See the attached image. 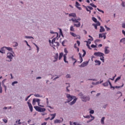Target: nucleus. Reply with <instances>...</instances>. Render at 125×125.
<instances>
[{"label": "nucleus", "instance_id": "nucleus-1", "mask_svg": "<svg viewBox=\"0 0 125 125\" xmlns=\"http://www.w3.org/2000/svg\"><path fill=\"white\" fill-rule=\"evenodd\" d=\"M81 20V19H74V18H72L71 19L69 20V21H72L73 23H74L73 25L74 27H81V22H79V21H80Z\"/></svg>", "mask_w": 125, "mask_h": 125}, {"label": "nucleus", "instance_id": "nucleus-2", "mask_svg": "<svg viewBox=\"0 0 125 125\" xmlns=\"http://www.w3.org/2000/svg\"><path fill=\"white\" fill-rule=\"evenodd\" d=\"M40 100L39 99H34L33 100V105L35 104V102H37L38 103V105L39 106V107H44L43 105H42L40 104Z\"/></svg>", "mask_w": 125, "mask_h": 125}, {"label": "nucleus", "instance_id": "nucleus-3", "mask_svg": "<svg viewBox=\"0 0 125 125\" xmlns=\"http://www.w3.org/2000/svg\"><path fill=\"white\" fill-rule=\"evenodd\" d=\"M64 53H66V54H65L63 55V61H64V62L65 63H68V62L66 61V58H67L66 56H67V53H68V51H67V50L66 48H64Z\"/></svg>", "mask_w": 125, "mask_h": 125}, {"label": "nucleus", "instance_id": "nucleus-4", "mask_svg": "<svg viewBox=\"0 0 125 125\" xmlns=\"http://www.w3.org/2000/svg\"><path fill=\"white\" fill-rule=\"evenodd\" d=\"M66 97L67 99H68L69 101L68 102H66V103H68L75 98V96H72L69 94H67Z\"/></svg>", "mask_w": 125, "mask_h": 125}, {"label": "nucleus", "instance_id": "nucleus-5", "mask_svg": "<svg viewBox=\"0 0 125 125\" xmlns=\"http://www.w3.org/2000/svg\"><path fill=\"white\" fill-rule=\"evenodd\" d=\"M108 83L110 86V88H113V89H115V88H120L122 87H123L124 85V84L123 83L122 86H116L115 87H114L112 86L111 83L109 81H108Z\"/></svg>", "mask_w": 125, "mask_h": 125}, {"label": "nucleus", "instance_id": "nucleus-6", "mask_svg": "<svg viewBox=\"0 0 125 125\" xmlns=\"http://www.w3.org/2000/svg\"><path fill=\"white\" fill-rule=\"evenodd\" d=\"M94 55L95 56L102 57L104 56V54L101 52H95L94 53Z\"/></svg>", "mask_w": 125, "mask_h": 125}, {"label": "nucleus", "instance_id": "nucleus-7", "mask_svg": "<svg viewBox=\"0 0 125 125\" xmlns=\"http://www.w3.org/2000/svg\"><path fill=\"white\" fill-rule=\"evenodd\" d=\"M82 101L86 102L90 100V98L89 97L87 96H83L81 98Z\"/></svg>", "mask_w": 125, "mask_h": 125}, {"label": "nucleus", "instance_id": "nucleus-8", "mask_svg": "<svg viewBox=\"0 0 125 125\" xmlns=\"http://www.w3.org/2000/svg\"><path fill=\"white\" fill-rule=\"evenodd\" d=\"M13 57V55L11 53H8L7 55V58H8L10 60L8 61V62L11 61V60L12 59V58Z\"/></svg>", "mask_w": 125, "mask_h": 125}, {"label": "nucleus", "instance_id": "nucleus-9", "mask_svg": "<svg viewBox=\"0 0 125 125\" xmlns=\"http://www.w3.org/2000/svg\"><path fill=\"white\" fill-rule=\"evenodd\" d=\"M27 104H28V107H29V109H30V112H33V106H32V104L30 103H29V102H27Z\"/></svg>", "mask_w": 125, "mask_h": 125}, {"label": "nucleus", "instance_id": "nucleus-10", "mask_svg": "<svg viewBox=\"0 0 125 125\" xmlns=\"http://www.w3.org/2000/svg\"><path fill=\"white\" fill-rule=\"evenodd\" d=\"M88 62H84L83 63H81V65H79L80 67H85L88 65Z\"/></svg>", "mask_w": 125, "mask_h": 125}, {"label": "nucleus", "instance_id": "nucleus-11", "mask_svg": "<svg viewBox=\"0 0 125 125\" xmlns=\"http://www.w3.org/2000/svg\"><path fill=\"white\" fill-rule=\"evenodd\" d=\"M106 33H103V34H99V38H104V39L105 40V38H106Z\"/></svg>", "mask_w": 125, "mask_h": 125}, {"label": "nucleus", "instance_id": "nucleus-12", "mask_svg": "<svg viewBox=\"0 0 125 125\" xmlns=\"http://www.w3.org/2000/svg\"><path fill=\"white\" fill-rule=\"evenodd\" d=\"M63 121V119H62V120H58V119H56L54 121V123L56 124H60L61 123H62Z\"/></svg>", "mask_w": 125, "mask_h": 125}, {"label": "nucleus", "instance_id": "nucleus-13", "mask_svg": "<svg viewBox=\"0 0 125 125\" xmlns=\"http://www.w3.org/2000/svg\"><path fill=\"white\" fill-rule=\"evenodd\" d=\"M5 49H6V47H3L2 48H1V49L0 50V53H5Z\"/></svg>", "mask_w": 125, "mask_h": 125}, {"label": "nucleus", "instance_id": "nucleus-14", "mask_svg": "<svg viewBox=\"0 0 125 125\" xmlns=\"http://www.w3.org/2000/svg\"><path fill=\"white\" fill-rule=\"evenodd\" d=\"M109 48L108 46H106L105 47V54H107L110 53V50H108L107 49Z\"/></svg>", "mask_w": 125, "mask_h": 125}, {"label": "nucleus", "instance_id": "nucleus-15", "mask_svg": "<svg viewBox=\"0 0 125 125\" xmlns=\"http://www.w3.org/2000/svg\"><path fill=\"white\" fill-rule=\"evenodd\" d=\"M52 44L53 47H55V46H60V43L59 42H55L54 43H51Z\"/></svg>", "mask_w": 125, "mask_h": 125}, {"label": "nucleus", "instance_id": "nucleus-16", "mask_svg": "<svg viewBox=\"0 0 125 125\" xmlns=\"http://www.w3.org/2000/svg\"><path fill=\"white\" fill-rule=\"evenodd\" d=\"M58 58H59V54L56 53V55L54 57L55 60L54 61V62H56L58 60Z\"/></svg>", "mask_w": 125, "mask_h": 125}, {"label": "nucleus", "instance_id": "nucleus-17", "mask_svg": "<svg viewBox=\"0 0 125 125\" xmlns=\"http://www.w3.org/2000/svg\"><path fill=\"white\" fill-rule=\"evenodd\" d=\"M35 109H36V110L38 112H40V111L41 110V107H39L38 106H34Z\"/></svg>", "mask_w": 125, "mask_h": 125}, {"label": "nucleus", "instance_id": "nucleus-18", "mask_svg": "<svg viewBox=\"0 0 125 125\" xmlns=\"http://www.w3.org/2000/svg\"><path fill=\"white\" fill-rule=\"evenodd\" d=\"M104 31H105V29L104 27L103 26H100V32L102 33V32H104Z\"/></svg>", "mask_w": 125, "mask_h": 125}, {"label": "nucleus", "instance_id": "nucleus-19", "mask_svg": "<svg viewBox=\"0 0 125 125\" xmlns=\"http://www.w3.org/2000/svg\"><path fill=\"white\" fill-rule=\"evenodd\" d=\"M63 55V53H60L59 56V60H61V59L62 58V56Z\"/></svg>", "mask_w": 125, "mask_h": 125}, {"label": "nucleus", "instance_id": "nucleus-20", "mask_svg": "<svg viewBox=\"0 0 125 125\" xmlns=\"http://www.w3.org/2000/svg\"><path fill=\"white\" fill-rule=\"evenodd\" d=\"M56 113L55 114H51L50 116H52V118L50 119V120H54V118H55L56 117Z\"/></svg>", "mask_w": 125, "mask_h": 125}, {"label": "nucleus", "instance_id": "nucleus-21", "mask_svg": "<svg viewBox=\"0 0 125 125\" xmlns=\"http://www.w3.org/2000/svg\"><path fill=\"white\" fill-rule=\"evenodd\" d=\"M79 56H80V62H79L80 63H82L83 62V58L82 57V55L80 53H79Z\"/></svg>", "mask_w": 125, "mask_h": 125}, {"label": "nucleus", "instance_id": "nucleus-22", "mask_svg": "<svg viewBox=\"0 0 125 125\" xmlns=\"http://www.w3.org/2000/svg\"><path fill=\"white\" fill-rule=\"evenodd\" d=\"M95 62L97 64H96V65H100L101 64V62L100 61H99L98 60H95Z\"/></svg>", "mask_w": 125, "mask_h": 125}, {"label": "nucleus", "instance_id": "nucleus-23", "mask_svg": "<svg viewBox=\"0 0 125 125\" xmlns=\"http://www.w3.org/2000/svg\"><path fill=\"white\" fill-rule=\"evenodd\" d=\"M69 17H72L73 18L76 17V14L75 13H71L69 15Z\"/></svg>", "mask_w": 125, "mask_h": 125}, {"label": "nucleus", "instance_id": "nucleus-24", "mask_svg": "<svg viewBox=\"0 0 125 125\" xmlns=\"http://www.w3.org/2000/svg\"><path fill=\"white\" fill-rule=\"evenodd\" d=\"M105 120V117H103L102 118L101 120V123L102 125H104V120Z\"/></svg>", "mask_w": 125, "mask_h": 125}, {"label": "nucleus", "instance_id": "nucleus-25", "mask_svg": "<svg viewBox=\"0 0 125 125\" xmlns=\"http://www.w3.org/2000/svg\"><path fill=\"white\" fill-rule=\"evenodd\" d=\"M77 100V99H74L73 101L70 103V105H73L76 102V101Z\"/></svg>", "mask_w": 125, "mask_h": 125}, {"label": "nucleus", "instance_id": "nucleus-26", "mask_svg": "<svg viewBox=\"0 0 125 125\" xmlns=\"http://www.w3.org/2000/svg\"><path fill=\"white\" fill-rule=\"evenodd\" d=\"M92 20L95 22L97 23V20L95 17H92Z\"/></svg>", "mask_w": 125, "mask_h": 125}, {"label": "nucleus", "instance_id": "nucleus-27", "mask_svg": "<svg viewBox=\"0 0 125 125\" xmlns=\"http://www.w3.org/2000/svg\"><path fill=\"white\" fill-rule=\"evenodd\" d=\"M46 111L45 108H41V109H40V111L39 112H45Z\"/></svg>", "mask_w": 125, "mask_h": 125}, {"label": "nucleus", "instance_id": "nucleus-28", "mask_svg": "<svg viewBox=\"0 0 125 125\" xmlns=\"http://www.w3.org/2000/svg\"><path fill=\"white\" fill-rule=\"evenodd\" d=\"M70 30L72 32H74L75 31V29H74V26L73 25L71 26Z\"/></svg>", "mask_w": 125, "mask_h": 125}, {"label": "nucleus", "instance_id": "nucleus-29", "mask_svg": "<svg viewBox=\"0 0 125 125\" xmlns=\"http://www.w3.org/2000/svg\"><path fill=\"white\" fill-rule=\"evenodd\" d=\"M92 26L94 27V28H95V29L96 30H97V29H98V28H97V26H97V24H96V23H93V24H92Z\"/></svg>", "mask_w": 125, "mask_h": 125}, {"label": "nucleus", "instance_id": "nucleus-30", "mask_svg": "<svg viewBox=\"0 0 125 125\" xmlns=\"http://www.w3.org/2000/svg\"><path fill=\"white\" fill-rule=\"evenodd\" d=\"M120 42H123V43H125V38H124L122 39L121 40V41H120Z\"/></svg>", "mask_w": 125, "mask_h": 125}, {"label": "nucleus", "instance_id": "nucleus-31", "mask_svg": "<svg viewBox=\"0 0 125 125\" xmlns=\"http://www.w3.org/2000/svg\"><path fill=\"white\" fill-rule=\"evenodd\" d=\"M70 34L74 37H77V35L76 34H75L73 32H70Z\"/></svg>", "mask_w": 125, "mask_h": 125}, {"label": "nucleus", "instance_id": "nucleus-32", "mask_svg": "<svg viewBox=\"0 0 125 125\" xmlns=\"http://www.w3.org/2000/svg\"><path fill=\"white\" fill-rule=\"evenodd\" d=\"M82 51H83V55H82V57H84L85 55V54H86V52L85 51V50H82Z\"/></svg>", "mask_w": 125, "mask_h": 125}, {"label": "nucleus", "instance_id": "nucleus-33", "mask_svg": "<svg viewBox=\"0 0 125 125\" xmlns=\"http://www.w3.org/2000/svg\"><path fill=\"white\" fill-rule=\"evenodd\" d=\"M55 41H56V38L53 39L52 40L51 44H54V43H56L55 42Z\"/></svg>", "mask_w": 125, "mask_h": 125}, {"label": "nucleus", "instance_id": "nucleus-34", "mask_svg": "<svg viewBox=\"0 0 125 125\" xmlns=\"http://www.w3.org/2000/svg\"><path fill=\"white\" fill-rule=\"evenodd\" d=\"M121 79V76H119L118 77H117L115 80V83H116L118 80Z\"/></svg>", "mask_w": 125, "mask_h": 125}, {"label": "nucleus", "instance_id": "nucleus-35", "mask_svg": "<svg viewBox=\"0 0 125 125\" xmlns=\"http://www.w3.org/2000/svg\"><path fill=\"white\" fill-rule=\"evenodd\" d=\"M20 121H21V120L20 119V120L16 121V123H17V124L18 123V125H21V124H22V123H21V122H20Z\"/></svg>", "mask_w": 125, "mask_h": 125}, {"label": "nucleus", "instance_id": "nucleus-36", "mask_svg": "<svg viewBox=\"0 0 125 125\" xmlns=\"http://www.w3.org/2000/svg\"><path fill=\"white\" fill-rule=\"evenodd\" d=\"M90 6H92L93 7L97 8V6L92 3H90Z\"/></svg>", "mask_w": 125, "mask_h": 125}, {"label": "nucleus", "instance_id": "nucleus-37", "mask_svg": "<svg viewBox=\"0 0 125 125\" xmlns=\"http://www.w3.org/2000/svg\"><path fill=\"white\" fill-rule=\"evenodd\" d=\"M87 43H86V46H87L88 48L90 50H91V48H90V45L89 44H88V42H86Z\"/></svg>", "mask_w": 125, "mask_h": 125}, {"label": "nucleus", "instance_id": "nucleus-38", "mask_svg": "<svg viewBox=\"0 0 125 125\" xmlns=\"http://www.w3.org/2000/svg\"><path fill=\"white\" fill-rule=\"evenodd\" d=\"M100 60L102 61V62H104V56L101 57V58H100Z\"/></svg>", "mask_w": 125, "mask_h": 125}, {"label": "nucleus", "instance_id": "nucleus-39", "mask_svg": "<svg viewBox=\"0 0 125 125\" xmlns=\"http://www.w3.org/2000/svg\"><path fill=\"white\" fill-rule=\"evenodd\" d=\"M25 38L29 39H34V38L32 36H25Z\"/></svg>", "mask_w": 125, "mask_h": 125}, {"label": "nucleus", "instance_id": "nucleus-40", "mask_svg": "<svg viewBox=\"0 0 125 125\" xmlns=\"http://www.w3.org/2000/svg\"><path fill=\"white\" fill-rule=\"evenodd\" d=\"M104 86H108V83H104L103 84Z\"/></svg>", "mask_w": 125, "mask_h": 125}, {"label": "nucleus", "instance_id": "nucleus-41", "mask_svg": "<svg viewBox=\"0 0 125 125\" xmlns=\"http://www.w3.org/2000/svg\"><path fill=\"white\" fill-rule=\"evenodd\" d=\"M6 49L9 50V51H11L12 50V49L10 47H6Z\"/></svg>", "mask_w": 125, "mask_h": 125}, {"label": "nucleus", "instance_id": "nucleus-42", "mask_svg": "<svg viewBox=\"0 0 125 125\" xmlns=\"http://www.w3.org/2000/svg\"><path fill=\"white\" fill-rule=\"evenodd\" d=\"M18 83V82L17 81H15L12 83V86H14V84Z\"/></svg>", "mask_w": 125, "mask_h": 125}, {"label": "nucleus", "instance_id": "nucleus-43", "mask_svg": "<svg viewBox=\"0 0 125 125\" xmlns=\"http://www.w3.org/2000/svg\"><path fill=\"white\" fill-rule=\"evenodd\" d=\"M83 117L86 119H89L90 118V115H88V116H83Z\"/></svg>", "mask_w": 125, "mask_h": 125}, {"label": "nucleus", "instance_id": "nucleus-44", "mask_svg": "<svg viewBox=\"0 0 125 125\" xmlns=\"http://www.w3.org/2000/svg\"><path fill=\"white\" fill-rule=\"evenodd\" d=\"M76 7L80 6V4L79 3H78L77 1H76Z\"/></svg>", "mask_w": 125, "mask_h": 125}, {"label": "nucleus", "instance_id": "nucleus-45", "mask_svg": "<svg viewBox=\"0 0 125 125\" xmlns=\"http://www.w3.org/2000/svg\"><path fill=\"white\" fill-rule=\"evenodd\" d=\"M71 59H72V60L73 61H74V62L77 61L76 59L74 58V56H72V57H71Z\"/></svg>", "mask_w": 125, "mask_h": 125}, {"label": "nucleus", "instance_id": "nucleus-46", "mask_svg": "<svg viewBox=\"0 0 125 125\" xmlns=\"http://www.w3.org/2000/svg\"><path fill=\"white\" fill-rule=\"evenodd\" d=\"M31 95H30L29 96H28L26 99H25V101H27L29 98H30V97H31Z\"/></svg>", "mask_w": 125, "mask_h": 125}, {"label": "nucleus", "instance_id": "nucleus-47", "mask_svg": "<svg viewBox=\"0 0 125 125\" xmlns=\"http://www.w3.org/2000/svg\"><path fill=\"white\" fill-rule=\"evenodd\" d=\"M95 24H97V26H100L101 25L100 22H99V21L97 22V23H95Z\"/></svg>", "mask_w": 125, "mask_h": 125}, {"label": "nucleus", "instance_id": "nucleus-48", "mask_svg": "<svg viewBox=\"0 0 125 125\" xmlns=\"http://www.w3.org/2000/svg\"><path fill=\"white\" fill-rule=\"evenodd\" d=\"M60 33L61 34V35H62V36H63V34H62V30L60 29Z\"/></svg>", "mask_w": 125, "mask_h": 125}, {"label": "nucleus", "instance_id": "nucleus-49", "mask_svg": "<svg viewBox=\"0 0 125 125\" xmlns=\"http://www.w3.org/2000/svg\"><path fill=\"white\" fill-rule=\"evenodd\" d=\"M97 10L100 12H102V13H104V11L102 10H100L99 8H97Z\"/></svg>", "mask_w": 125, "mask_h": 125}, {"label": "nucleus", "instance_id": "nucleus-50", "mask_svg": "<svg viewBox=\"0 0 125 125\" xmlns=\"http://www.w3.org/2000/svg\"><path fill=\"white\" fill-rule=\"evenodd\" d=\"M73 125H80V123H77V122H74Z\"/></svg>", "mask_w": 125, "mask_h": 125}, {"label": "nucleus", "instance_id": "nucleus-51", "mask_svg": "<svg viewBox=\"0 0 125 125\" xmlns=\"http://www.w3.org/2000/svg\"><path fill=\"white\" fill-rule=\"evenodd\" d=\"M91 47L92 48H96V47H97V46L95 45H94V44H92V45H91Z\"/></svg>", "mask_w": 125, "mask_h": 125}, {"label": "nucleus", "instance_id": "nucleus-52", "mask_svg": "<svg viewBox=\"0 0 125 125\" xmlns=\"http://www.w3.org/2000/svg\"><path fill=\"white\" fill-rule=\"evenodd\" d=\"M77 44H78V46H80V44H81L80 42L79 41H77Z\"/></svg>", "mask_w": 125, "mask_h": 125}, {"label": "nucleus", "instance_id": "nucleus-53", "mask_svg": "<svg viewBox=\"0 0 125 125\" xmlns=\"http://www.w3.org/2000/svg\"><path fill=\"white\" fill-rule=\"evenodd\" d=\"M122 6L123 7H125V2H122Z\"/></svg>", "mask_w": 125, "mask_h": 125}, {"label": "nucleus", "instance_id": "nucleus-54", "mask_svg": "<svg viewBox=\"0 0 125 125\" xmlns=\"http://www.w3.org/2000/svg\"><path fill=\"white\" fill-rule=\"evenodd\" d=\"M105 28L106 29V31H109V30H110V28L107 27L106 26V25H105Z\"/></svg>", "mask_w": 125, "mask_h": 125}, {"label": "nucleus", "instance_id": "nucleus-55", "mask_svg": "<svg viewBox=\"0 0 125 125\" xmlns=\"http://www.w3.org/2000/svg\"><path fill=\"white\" fill-rule=\"evenodd\" d=\"M70 78V75L69 74H67L66 76V78Z\"/></svg>", "mask_w": 125, "mask_h": 125}, {"label": "nucleus", "instance_id": "nucleus-56", "mask_svg": "<svg viewBox=\"0 0 125 125\" xmlns=\"http://www.w3.org/2000/svg\"><path fill=\"white\" fill-rule=\"evenodd\" d=\"M90 114H94V110H91L90 111Z\"/></svg>", "mask_w": 125, "mask_h": 125}, {"label": "nucleus", "instance_id": "nucleus-57", "mask_svg": "<svg viewBox=\"0 0 125 125\" xmlns=\"http://www.w3.org/2000/svg\"><path fill=\"white\" fill-rule=\"evenodd\" d=\"M116 77V75H115V76H114L112 78H110L109 80H115V78Z\"/></svg>", "mask_w": 125, "mask_h": 125}, {"label": "nucleus", "instance_id": "nucleus-58", "mask_svg": "<svg viewBox=\"0 0 125 125\" xmlns=\"http://www.w3.org/2000/svg\"><path fill=\"white\" fill-rule=\"evenodd\" d=\"M87 8L90 9V10H93V8L90 7V6H87Z\"/></svg>", "mask_w": 125, "mask_h": 125}, {"label": "nucleus", "instance_id": "nucleus-59", "mask_svg": "<svg viewBox=\"0 0 125 125\" xmlns=\"http://www.w3.org/2000/svg\"><path fill=\"white\" fill-rule=\"evenodd\" d=\"M122 27L125 28V23H122Z\"/></svg>", "mask_w": 125, "mask_h": 125}, {"label": "nucleus", "instance_id": "nucleus-60", "mask_svg": "<svg viewBox=\"0 0 125 125\" xmlns=\"http://www.w3.org/2000/svg\"><path fill=\"white\" fill-rule=\"evenodd\" d=\"M24 42L26 43V44L27 46H28L29 47H30V45L29 44H28V43L26 41H24Z\"/></svg>", "mask_w": 125, "mask_h": 125}, {"label": "nucleus", "instance_id": "nucleus-61", "mask_svg": "<svg viewBox=\"0 0 125 125\" xmlns=\"http://www.w3.org/2000/svg\"><path fill=\"white\" fill-rule=\"evenodd\" d=\"M3 121L5 123H6L7 122V121L6 119H3Z\"/></svg>", "mask_w": 125, "mask_h": 125}, {"label": "nucleus", "instance_id": "nucleus-62", "mask_svg": "<svg viewBox=\"0 0 125 125\" xmlns=\"http://www.w3.org/2000/svg\"><path fill=\"white\" fill-rule=\"evenodd\" d=\"M35 96L36 97H37V98H39V97H40V95H39V94H37V95H35Z\"/></svg>", "mask_w": 125, "mask_h": 125}, {"label": "nucleus", "instance_id": "nucleus-63", "mask_svg": "<svg viewBox=\"0 0 125 125\" xmlns=\"http://www.w3.org/2000/svg\"><path fill=\"white\" fill-rule=\"evenodd\" d=\"M122 33L125 36V31L124 30H122Z\"/></svg>", "mask_w": 125, "mask_h": 125}, {"label": "nucleus", "instance_id": "nucleus-64", "mask_svg": "<svg viewBox=\"0 0 125 125\" xmlns=\"http://www.w3.org/2000/svg\"><path fill=\"white\" fill-rule=\"evenodd\" d=\"M47 125L46 122H44L43 123H42V125Z\"/></svg>", "mask_w": 125, "mask_h": 125}]
</instances>
